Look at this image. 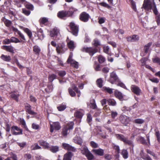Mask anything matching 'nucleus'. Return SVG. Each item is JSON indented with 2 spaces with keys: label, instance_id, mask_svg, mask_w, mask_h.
Returning <instances> with one entry per match:
<instances>
[{
  "label": "nucleus",
  "instance_id": "1",
  "mask_svg": "<svg viewBox=\"0 0 160 160\" xmlns=\"http://www.w3.org/2000/svg\"><path fill=\"white\" fill-rule=\"evenodd\" d=\"M143 7L144 9L148 11L152 9L156 16L160 14L158 12L154 0H152V2L150 0H145L143 4Z\"/></svg>",
  "mask_w": 160,
  "mask_h": 160
},
{
  "label": "nucleus",
  "instance_id": "2",
  "mask_svg": "<svg viewBox=\"0 0 160 160\" xmlns=\"http://www.w3.org/2000/svg\"><path fill=\"white\" fill-rule=\"evenodd\" d=\"M115 136L118 140L123 142L125 144L132 146V147H133L134 145L133 142L128 140V138L125 137L123 135L121 134H116Z\"/></svg>",
  "mask_w": 160,
  "mask_h": 160
},
{
  "label": "nucleus",
  "instance_id": "3",
  "mask_svg": "<svg viewBox=\"0 0 160 160\" xmlns=\"http://www.w3.org/2000/svg\"><path fill=\"white\" fill-rule=\"evenodd\" d=\"M73 14L72 11L62 10L59 11L57 14V16L60 18L62 19L65 17L71 16Z\"/></svg>",
  "mask_w": 160,
  "mask_h": 160
},
{
  "label": "nucleus",
  "instance_id": "4",
  "mask_svg": "<svg viewBox=\"0 0 160 160\" xmlns=\"http://www.w3.org/2000/svg\"><path fill=\"white\" fill-rule=\"evenodd\" d=\"M81 50L83 52L88 53L91 56H92L93 54L98 51V50L97 49L92 48H87L85 47L82 48L81 49Z\"/></svg>",
  "mask_w": 160,
  "mask_h": 160
},
{
  "label": "nucleus",
  "instance_id": "5",
  "mask_svg": "<svg viewBox=\"0 0 160 160\" xmlns=\"http://www.w3.org/2000/svg\"><path fill=\"white\" fill-rule=\"evenodd\" d=\"M69 26L72 33L76 36H77L78 31V26L73 22H70Z\"/></svg>",
  "mask_w": 160,
  "mask_h": 160
},
{
  "label": "nucleus",
  "instance_id": "6",
  "mask_svg": "<svg viewBox=\"0 0 160 160\" xmlns=\"http://www.w3.org/2000/svg\"><path fill=\"white\" fill-rule=\"evenodd\" d=\"M11 132L12 134L15 135L22 134V129L16 126H13L11 127Z\"/></svg>",
  "mask_w": 160,
  "mask_h": 160
},
{
  "label": "nucleus",
  "instance_id": "7",
  "mask_svg": "<svg viewBox=\"0 0 160 160\" xmlns=\"http://www.w3.org/2000/svg\"><path fill=\"white\" fill-rule=\"evenodd\" d=\"M50 35L51 37H55L57 38V39H60V37L59 31L56 28H55L50 32Z\"/></svg>",
  "mask_w": 160,
  "mask_h": 160
},
{
  "label": "nucleus",
  "instance_id": "8",
  "mask_svg": "<svg viewBox=\"0 0 160 160\" xmlns=\"http://www.w3.org/2000/svg\"><path fill=\"white\" fill-rule=\"evenodd\" d=\"M119 78L115 72H113L110 74V78L109 81L112 84L119 81Z\"/></svg>",
  "mask_w": 160,
  "mask_h": 160
},
{
  "label": "nucleus",
  "instance_id": "9",
  "mask_svg": "<svg viewBox=\"0 0 160 160\" xmlns=\"http://www.w3.org/2000/svg\"><path fill=\"white\" fill-rule=\"evenodd\" d=\"M89 18L90 16L89 15L85 12H82L79 16L80 19L84 22H88Z\"/></svg>",
  "mask_w": 160,
  "mask_h": 160
},
{
  "label": "nucleus",
  "instance_id": "10",
  "mask_svg": "<svg viewBox=\"0 0 160 160\" xmlns=\"http://www.w3.org/2000/svg\"><path fill=\"white\" fill-rule=\"evenodd\" d=\"M65 46L64 43H59L58 44V46L57 47L56 50L58 53H63L66 50V49L65 48Z\"/></svg>",
  "mask_w": 160,
  "mask_h": 160
},
{
  "label": "nucleus",
  "instance_id": "11",
  "mask_svg": "<svg viewBox=\"0 0 160 160\" xmlns=\"http://www.w3.org/2000/svg\"><path fill=\"white\" fill-rule=\"evenodd\" d=\"M61 128L60 123L58 122H54L52 124L50 125V132H52L54 129L55 130H59Z\"/></svg>",
  "mask_w": 160,
  "mask_h": 160
},
{
  "label": "nucleus",
  "instance_id": "12",
  "mask_svg": "<svg viewBox=\"0 0 160 160\" xmlns=\"http://www.w3.org/2000/svg\"><path fill=\"white\" fill-rule=\"evenodd\" d=\"M132 91L137 95H140L141 92V90L138 86L135 85H132L131 87Z\"/></svg>",
  "mask_w": 160,
  "mask_h": 160
},
{
  "label": "nucleus",
  "instance_id": "13",
  "mask_svg": "<svg viewBox=\"0 0 160 160\" xmlns=\"http://www.w3.org/2000/svg\"><path fill=\"white\" fill-rule=\"evenodd\" d=\"M62 146L63 148L68 151H71L73 152L76 151V149L74 147L68 144L65 143H62Z\"/></svg>",
  "mask_w": 160,
  "mask_h": 160
},
{
  "label": "nucleus",
  "instance_id": "14",
  "mask_svg": "<svg viewBox=\"0 0 160 160\" xmlns=\"http://www.w3.org/2000/svg\"><path fill=\"white\" fill-rule=\"evenodd\" d=\"M26 111L30 114L35 115L36 113L31 110V106L28 103H26L25 106Z\"/></svg>",
  "mask_w": 160,
  "mask_h": 160
},
{
  "label": "nucleus",
  "instance_id": "15",
  "mask_svg": "<svg viewBox=\"0 0 160 160\" xmlns=\"http://www.w3.org/2000/svg\"><path fill=\"white\" fill-rule=\"evenodd\" d=\"M120 119L121 122L125 126H127L129 122V120L126 116H121Z\"/></svg>",
  "mask_w": 160,
  "mask_h": 160
},
{
  "label": "nucleus",
  "instance_id": "16",
  "mask_svg": "<svg viewBox=\"0 0 160 160\" xmlns=\"http://www.w3.org/2000/svg\"><path fill=\"white\" fill-rule=\"evenodd\" d=\"M128 42H137L139 39V36L137 35H134L127 38Z\"/></svg>",
  "mask_w": 160,
  "mask_h": 160
},
{
  "label": "nucleus",
  "instance_id": "17",
  "mask_svg": "<svg viewBox=\"0 0 160 160\" xmlns=\"http://www.w3.org/2000/svg\"><path fill=\"white\" fill-rule=\"evenodd\" d=\"M92 151L95 154L100 156H103L104 154L103 150L100 148L97 149H93Z\"/></svg>",
  "mask_w": 160,
  "mask_h": 160
},
{
  "label": "nucleus",
  "instance_id": "18",
  "mask_svg": "<svg viewBox=\"0 0 160 160\" xmlns=\"http://www.w3.org/2000/svg\"><path fill=\"white\" fill-rule=\"evenodd\" d=\"M72 155L73 154L71 152H68L64 155L63 160H71Z\"/></svg>",
  "mask_w": 160,
  "mask_h": 160
},
{
  "label": "nucleus",
  "instance_id": "19",
  "mask_svg": "<svg viewBox=\"0 0 160 160\" xmlns=\"http://www.w3.org/2000/svg\"><path fill=\"white\" fill-rule=\"evenodd\" d=\"M38 142L40 145L42 146L45 148H49V144L46 141L43 140H40L38 141Z\"/></svg>",
  "mask_w": 160,
  "mask_h": 160
},
{
  "label": "nucleus",
  "instance_id": "20",
  "mask_svg": "<svg viewBox=\"0 0 160 160\" xmlns=\"http://www.w3.org/2000/svg\"><path fill=\"white\" fill-rule=\"evenodd\" d=\"M115 95L117 98L120 100L122 101L123 99V96L122 94L120 92L117 90H115L114 92Z\"/></svg>",
  "mask_w": 160,
  "mask_h": 160
},
{
  "label": "nucleus",
  "instance_id": "21",
  "mask_svg": "<svg viewBox=\"0 0 160 160\" xmlns=\"http://www.w3.org/2000/svg\"><path fill=\"white\" fill-rule=\"evenodd\" d=\"M138 140L141 144L144 145H148V143L143 137L141 136H139L138 137Z\"/></svg>",
  "mask_w": 160,
  "mask_h": 160
},
{
  "label": "nucleus",
  "instance_id": "22",
  "mask_svg": "<svg viewBox=\"0 0 160 160\" xmlns=\"http://www.w3.org/2000/svg\"><path fill=\"white\" fill-rule=\"evenodd\" d=\"M83 115V111L81 110L80 111H77L74 113L75 116L77 118H81Z\"/></svg>",
  "mask_w": 160,
  "mask_h": 160
},
{
  "label": "nucleus",
  "instance_id": "23",
  "mask_svg": "<svg viewBox=\"0 0 160 160\" xmlns=\"http://www.w3.org/2000/svg\"><path fill=\"white\" fill-rule=\"evenodd\" d=\"M73 140L75 143L80 145H82L83 142L82 140V138L78 137H75L74 138Z\"/></svg>",
  "mask_w": 160,
  "mask_h": 160
},
{
  "label": "nucleus",
  "instance_id": "24",
  "mask_svg": "<svg viewBox=\"0 0 160 160\" xmlns=\"http://www.w3.org/2000/svg\"><path fill=\"white\" fill-rule=\"evenodd\" d=\"M53 153H56L59 150V147L57 146H51L48 149Z\"/></svg>",
  "mask_w": 160,
  "mask_h": 160
},
{
  "label": "nucleus",
  "instance_id": "25",
  "mask_svg": "<svg viewBox=\"0 0 160 160\" xmlns=\"http://www.w3.org/2000/svg\"><path fill=\"white\" fill-rule=\"evenodd\" d=\"M38 38L42 40L43 39L44 36L43 33V31L41 29H39L38 31Z\"/></svg>",
  "mask_w": 160,
  "mask_h": 160
},
{
  "label": "nucleus",
  "instance_id": "26",
  "mask_svg": "<svg viewBox=\"0 0 160 160\" xmlns=\"http://www.w3.org/2000/svg\"><path fill=\"white\" fill-rule=\"evenodd\" d=\"M102 89L103 91L106 92H108L109 94H111L113 92L112 90L113 89L109 87H103Z\"/></svg>",
  "mask_w": 160,
  "mask_h": 160
},
{
  "label": "nucleus",
  "instance_id": "27",
  "mask_svg": "<svg viewBox=\"0 0 160 160\" xmlns=\"http://www.w3.org/2000/svg\"><path fill=\"white\" fill-rule=\"evenodd\" d=\"M74 125V122H69L68 123L67 125L65 126L68 129L69 131L72 129Z\"/></svg>",
  "mask_w": 160,
  "mask_h": 160
},
{
  "label": "nucleus",
  "instance_id": "28",
  "mask_svg": "<svg viewBox=\"0 0 160 160\" xmlns=\"http://www.w3.org/2000/svg\"><path fill=\"white\" fill-rule=\"evenodd\" d=\"M3 49L5 50L11 52H13V48L11 46H3Z\"/></svg>",
  "mask_w": 160,
  "mask_h": 160
},
{
  "label": "nucleus",
  "instance_id": "29",
  "mask_svg": "<svg viewBox=\"0 0 160 160\" xmlns=\"http://www.w3.org/2000/svg\"><path fill=\"white\" fill-rule=\"evenodd\" d=\"M33 51L36 54L39 55L40 51V49L38 46H35L33 47Z\"/></svg>",
  "mask_w": 160,
  "mask_h": 160
},
{
  "label": "nucleus",
  "instance_id": "30",
  "mask_svg": "<svg viewBox=\"0 0 160 160\" xmlns=\"http://www.w3.org/2000/svg\"><path fill=\"white\" fill-rule=\"evenodd\" d=\"M152 42H150L145 46L144 49L145 53H147L148 52V49L152 45Z\"/></svg>",
  "mask_w": 160,
  "mask_h": 160
},
{
  "label": "nucleus",
  "instance_id": "31",
  "mask_svg": "<svg viewBox=\"0 0 160 160\" xmlns=\"http://www.w3.org/2000/svg\"><path fill=\"white\" fill-rule=\"evenodd\" d=\"M69 130L67 128V127L64 126L62 129V134L63 136H66L69 132Z\"/></svg>",
  "mask_w": 160,
  "mask_h": 160
},
{
  "label": "nucleus",
  "instance_id": "32",
  "mask_svg": "<svg viewBox=\"0 0 160 160\" xmlns=\"http://www.w3.org/2000/svg\"><path fill=\"white\" fill-rule=\"evenodd\" d=\"M41 148V147L39 146L37 143H35L31 147V149L32 150H34L36 149H40Z\"/></svg>",
  "mask_w": 160,
  "mask_h": 160
},
{
  "label": "nucleus",
  "instance_id": "33",
  "mask_svg": "<svg viewBox=\"0 0 160 160\" xmlns=\"http://www.w3.org/2000/svg\"><path fill=\"white\" fill-rule=\"evenodd\" d=\"M1 58L4 61L8 62L11 60V58L9 56H5L2 54L1 57Z\"/></svg>",
  "mask_w": 160,
  "mask_h": 160
},
{
  "label": "nucleus",
  "instance_id": "34",
  "mask_svg": "<svg viewBox=\"0 0 160 160\" xmlns=\"http://www.w3.org/2000/svg\"><path fill=\"white\" fill-rule=\"evenodd\" d=\"M56 75L54 74L49 75L48 77V79L50 83H52L53 80L56 78Z\"/></svg>",
  "mask_w": 160,
  "mask_h": 160
},
{
  "label": "nucleus",
  "instance_id": "35",
  "mask_svg": "<svg viewBox=\"0 0 160 160\" xmlns=\"http://www.w3.org/2000/svg\"><path fill=\"white\" fill-rule=\"evenodd\" d=\"M89 151L88 150V148L84 146L83 148L81 150V153L83 155H86L88 153V152H89Z\"/></svg>",
  "mask_w": 160,
  "mask_h": 160
},
{
  "label": "nucleus",
  "instance_id": "36",
  "mask_svg": "<svg viewBox=\"0 0 160 160\" xmlns=\"http://www.w3.org/2000/svg\"><path fill=\"white\" fill-rule=\"evenodd\" d=\"M108 104L109 105L114 106L116 105V102L113 99H109L107 101Z\"/></svg>",
  "mask_w": 160,
  "mask_h": 160
},
{
  "label": "nucleus",
  "instance_id": "37",
  "mask_svg": "<svg viewBox=\"0 0 160 160\" xmlns=\"http://www.w3.org/2000/svg\"><path fill=\"white\" fill-rule=\"evenodd\" d=\"M66 108V105L65 104H62L59 106L57 108L59 111H62L64 110Z\"/></svg>",
  "mask_w": 160,
  "mask_h": 160
},
{
  "label": "nucleus",
  "instance_id": "38",
  "mask_svg": "<svg viewBox=\"0 0 160 160\" xmlns=\"http://www.w3.org/2000/svg\"><path fill=\"white\" fill-rule=\"evenodd\" d=\"M24 31L27 33L29 38H31L32 36V33L31 31L28 28H25Z\"/></svg>",
  "mask_w": 160,
  "mask_h": 160
},
{
  "label": "nucleus",
  "instance_id": "39",
  "mask_svg": "<svg viewBox=\"0 0 160 160\" xmlns=\"http://www.w3.org/2000/svg\"><path fill=\"white\" fill-rule=\"evenodd\" d=\"M40 22L42 24H45L48 22V19L47 18L43 17L41 18L39 20Z\"/></svg>",
  "mask_w": 160,
  "mask_h": 160
},
{
  "label": "nucleus",
  "instance_id": "40",
  "mask_svg": "<svg viewBox=\"0 0 160 160\" xmlns=\"http://www.w3.org/2000/svg\"><path fill=\"white\" fill-rule=\"evenodd\" d=\"M122 154L124 158L126 159L128 158V152L126 150H123L122 152Z\"/></svg>",
  "mask_w": 160,
  "mask_h": 160
},
{
  "label": "nucleus",
  "instance_id": "41",
  "mask_svg": "<svg viewBox=\"0 0 160 160\" xmlns=\"http://www.w3.org/2000/svg\"><path fill=\"white\" fill-rule=\"evenodd\" d=\"M22 12L26 16H28L30 14L31 12L26 8H22Z\"/></svg>",
  "mask_w": 160,
  "mask_h": 160
},
{
  "label": "nucleus",
  "instance_id": "42",
  "mask_svg": "<svg viewBox=\"0 0 160 160\" xmlns=\"http://www.w3.org/2000/svg\"><path fill=\"white\" fill-rule=\"evenodd\" d=\"M144 122V120L141 118L137 119L134 120V122L135 123L138 124H142Z\"/></svg>",
  "mask_w": 160,
  "mask_h": 160
},
{
  "label": "nucleus",
  "instance_id": "43",
  "mask_svg": "<svg viewBox=\"0 0 160 160\" xmlns=\"http://www.w3.org/2000/svg\"><path fill=\"white\" fill-rule=\"evenodd\" d=\"M17 143L18 145L22 148L25 147L26 145V142H17Z\"/></svg>",
  "mask_w": 160,
  "mask_h": 160
},
{
  "label": "nucleus",
  "instance_id": "44",
  "mask_svg": "<svg viewBox=\"0 0 160 160\" xmlns=\"http://www.w3.org/2000/svg\"><path fill=\"white\" fill-rule=\"evenodd\" d=\"M85 156L88 160H92L94 157L93 155L90 152H88V153Z\"/></svg>",
  "mask_w": 160,
  "mask_h": 160
},
{
  "label": "nucleus",
  "instance_id": "45",
  "mask_svg": "<svg viewBox=\"0 0 160 160\" xmlns=\"http://www.w3.org/2000/svg\"><path fill=\"white\" fill-rule=\"evenodd\" d=\"M20 122L22 125V127L26 129V130H28V128L26 125L25 121L23 119H20Z\"/></svg>",
  "mask_w": 160,
  "mask_h": 160
},
{
  "label": "nucleus",
  "instance_id": "46",
  "mask_svg": "<svg viewBox=\"0 0 160 160\" xmlns=\"http://www.w3.org/2000/svg\"><path fill=\"white\" fill-rule=\"evenodd\" d=\"M69 48L71 49H73L74 48V42L73 41H71L68 43Z\"/></svg>",
  "mask_w": 160,
  "mask_h": 160
},
{
  "label": "nucleus",
  "instance_id": "47",
  "mask_svg": "<svg viewBox=\"0 0 160 160\" xmlns=\"http://www.w3.org/2000/svg\"><path fill=\"white\" fill-rule=\"evenodd\" d=\"M98 60L99 62L101 63L105 61V58L102 55H100L98 57Z\"/></svg>",
  "mask_w": 160,
  "mask_h": 160
},
{
  "label": "nucleus",
  "instance_id": "48",
  "mask_svg": "<svg viewBox=\"0 0 160 160\" xmlns=\"http://www.w3.org/2000/svg\"><path fill=\"white\" fill-rule=\"evenodd\" d=\"M72 66L75 68H78V62L74 61H71V62L69 63Z\"/></svg>",
  "mask_w": 160,
  "mask_h": 160
},
{
  "label": "nucleus",
  "instance_id": "49",
  "mask_svg": "<svg viewBox=\"0 0 160 160\" xmlns=\"http://www.w3.org/2000/svg\"><path fill=\"white\" fill-rule=\"evenodd\" d=\"M68 90L69 94L71 97H73L76 96V93L74 91H73L72 89L69 88Z\"/></svg>",
  "mask_w": 160,
  "mask_h": 160
},
{
  "label": "nucleus",
  "instance_id": "50",
  "mask_svg": "<svg viewBox=\"0 0 160 160\" xmlns=\"http://www.w3.org/2000/svg\"><path fill=\"white\" fill-rule=\"evenodd\" d=\"M113 148L116 150V151L117 152V153L116 154L117 156H119V153L120 152V149L119 147L118 146H117L115 145H114L113 146Z\"/></svg>",
  "mask_w": 160,
  "mask_h": 160
},
{
  "label": "nucleus",
  "instance_id": "51",
  "mask_svg": "<svg viewBox=\"0 0 160 160\" xmlns=\"http://www.w3.org/2000/svg\"><path fill=\"white\" fill-rule=\"evenodd\" d=\"M97 83L98 86L101 88L102 86V81L101 78L98 79L97 81Z\"/></svg>",
  "mask_w": 160,
  "mask_h": 160
},
{
  "label": "nucleus",
  "instance_id": "52",
  "mask_svg": "<svg viewBox=\"0 0 160 160\" xmlns=\"http://www.w3.org/2000/svg\"><path fill=\"white\" fill-rule=\"evenodd\" d=\"M141 155L142 158L145 160H152V158L148 155H146L145 156H142L141 154Z\"/></svg>",
  "mask_w": 160,
  "mask_h": 160
},
{
  "label": "nucleus",
  "instance_id": "53",
  "mask_svg": "<svg viewBox=\"0 0 160 160\" xmlns=\"http://www.w3.org/2000/svg\"><path fill=\"white\" fill-rule=\"evenodd\" d=\"M26 8L27 9L32 11L33 9V6L30 4L28 3L26 5Z\"/></svg>",
  "mask_w": 160,
  "mask_h": 160
},
{
  "label": "nucleus",
  "instance_id": "54",
  "mask_svg": "<svg viewBox=\"0 0 160 160\" xmlns=\"http://www.w3.org/2000/svg\"><path fill=\"white\" fill-rule=\"evenodd\" d=\"M4 23L7 27H9L12 24V22L10 20L6 19L5 20Z\"/></svg>",
  "mask_w": 160,
  "mask_h": 160
},
{
  "label": "nucleus",
  "instance_id": "55",
  "mask_svg": "<svg viewBox=\"0 0 160 160\" xmlns=\"http://www.w3.org/2000/svg\"><path fill=\"white\" fill-rule=\"evenodd\" d=\"M10 41L12 42L18 43L20 42V41L17 38H16L14 37H12L11 38Z\"/></svg>",
  "mask_w": 160,
  "mask_h": 160
},
{
  "label": "nucleus",
  "instance_id": "56",
  "mask_svg": "<svg viewBox=\"0 0 160 160\" xmlns=\"http://www.w3.org/2000/svg\"><path fill=\"white\" fill-rule=\"evenodd\" d=\"M94 45L96 47H98V46L100 45V42L97 39H95L94 41Z\"/></svg>",
  "mask_w": 160,
  "mask_h": 160
},
{
  "label": "nucleus",
  "instance_id": "57",
  "mask_svg": "<svg viewBox=\"0 0 160 160\" xmlns=\"http://www.w3.org/2000/svg\"><path fill=\"white\" fill-rule=\"evenodd\" d=\"M100 5L102 6L107 8L108 9H110L111 7L109 6L108 4L104 2H101L100 3Z\"/></svg>",
  "mask_w": 160,
  "mask_h": 160
},
{
  "label": "nucleus",
  "instance_id": "58",
  "mask_svg": "<svg viewBox=\"0 0 160 160\" xmlns=\"http://www.w3.org/2000/svg\"><path fill=\"white\" fill-rule=\"evenodd\" d=\"M58 73L60 77H63L66 75V72L65 71H59Z\"/></svg>",
  "mask_w": 160,
  "mask_h": 160
},
{
  "label": "nucleus",
  "instance_id": "59",
  "mask_svg": "<svg viewBox=\"0 0 160 160\" xmlns=\"http://www.w3.org/2000/svg\"><path fill=\"white\" fill-rule=\"evenodd\" d=\"M18 95H16L14 93H12L11 95V97L17 101H18Z\"/></svg>",
  "mask_w": 160,
  "mask_h": 160
},
{
  "label": "nucleus",
  "instance_id": "60",
  "mask_svg": "<svg viewBox=\"0 0 160 160\" xmlns=\"http://www.w3.org/2000/svg\"><path fill=\"white\" fill-rule=\"evenodd\" d=\"M72 88L74 91L76 92L77 93H79L80 91L78 90V88L74 84L72 85Z\"/></svg>",
  "mask_w": 160,
  "mask_h": 160
},
{
  "label": "nucleus",
  "instance_id": "61",
  "mask_svg": "<svg viewBox=\"0 0 160 160\" xmlns=\"http://www.w3.org/2000/svg\"><path fill=\"white\" fill-rule=\"evenodd\" d=\"M90 145L92 147L94 148H98V144L96 143L93 141L91 142Z\"/></svg>",
  "mask_w": 160,
  "mask_h": 160
},
{
  "label": "nucleus",
  "instance_id": "62",
  "mask_svg": "<svg viewBox=\"0 0 160 160\" xmlns=\"http://www.w3.org/2000/svg\"><path fill=\"white\" fill-rule=\"evenodd\" d=\"M87 121L89 123L92 121V117L91 115L89 114H88L87 118Z\"/></svg>",
  "mask_w": 160,
  "mask_h": 160
},
{
  "label": "nucleus",
  "instance_id": "63",
  "mask_svg": "<svg viewBox=\"0 0 160 160\" xmlns=\"http://www.w3.org/2000/svg\"><path fill=\"white\" fill-rule=\"evenodd\" d=\"M111 116L112 118H114L118 115V113L116 112L111 111Z\"/></svg>",
  "mask_w": 160,
  "mask_h": 160
},
{
  "label": "nucleus",
  "instance_id": "64",
  "mask_svg": "<svg viewBox=\"0 0 160 160\" xmlns=\"http://www.w3.org/2000/svg\"><path fill=\"white\" fill-rule=\"evenodd\" d=\"M156 18L158 24H160V14L156 16Z\"/></svg>",
  "mask_w": 160,
  "mask_h": 160
}]
</instances>
